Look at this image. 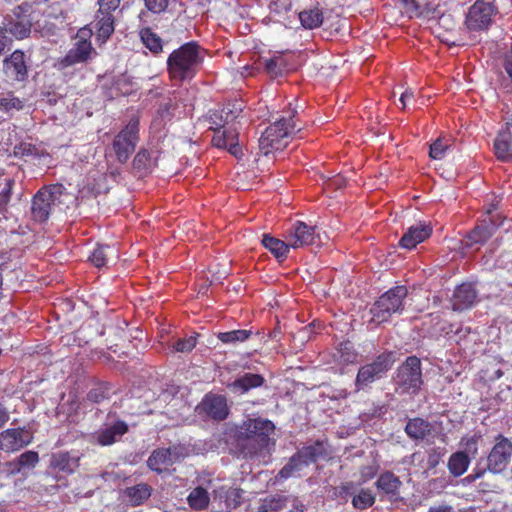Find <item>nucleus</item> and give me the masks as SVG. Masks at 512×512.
<instances>
[{
    "mask_svg": "<svg viewBox=\"0 0 512 512\" xmlns=\"http://www.w3.org/2000/svg\"><path fill=\"white\" fill-rule=\"evenodd\" d=\"M205 51L195 42H189L174 50L167 60L171 78L179 81L192 79L199 70Z\"/></svg>",
    "mask_w": 512,
    "mask_h": 512,
    "instance_id": "nucleus-1",
    "label": "nucleus"
},
{
    "mask_svg": "<svg viewBox=\"0 0 512 512\" xmlns=\"http://www.w3.org/2000/svg\"><path fill=\"white\" fill-rule=\"evenodd\" d=\"M274 424L266 419H249L241 426L240 434L247 443L244 446L245 457L265 458L269 454L271 444L270 434Z\"/></svg>",
    "mask_w": 512,
    "mask_h": 512,
    "instance_id": "nucleus-2",
    "label": "nucleus"
},
{
    "mask_svg": "<svg viewBox=\"0 0 512 512\" xmlns=\"http://www.w3.org/2000/svg\"><path fill=\"white\" fill-rule=\"evenodd\" d=\"M297 113V107L288 111V117H281L268 126L259 139V149L265 156L283 150L289 143L290 137L300 131L292 118Z\"/></svg>",
    "mask_w": 512,
    "mask_h": 512,
    "instance_id": "nucleus-3",
    "label": "nucleus"
},
{
    "mask_svg": "<svg viewBox=\"0 0 512 512\" xmlns=\"http://www.w3.org/2000/svg\"><path fill=\"white\" fill-rule=\"evenodd\" d=\"M64 197H68V195L63 192L61 185H53L40 190L32 201L31 213L34 220L46 221L50 214L62 204Z\"/></svg>",
    "mask_w": 512,
    "mask_h": 512,
    "instance_id": "nucleus-4",
    "label": "nucleus"
},
{
    "mask_svg": "<svg viewBox=\"0 0 512 512\" xmlns=\"http://www.w3.org/2000/svg\"><path fill=\"white\" fill-rule=\"evenodd\" d=\"M406 296L405 286H396L385 292L371 308V321L379 324L387 321L392 314L401 312Z\"/></svg>",
    "mask_w": 512,
    "mask_h": 512,
    "instance_id": "nucleus-5",
    "label": "nucleus"
},
{
    "mask_svg": "<svg viewBox=\"0 0 512 512\" xmlns=\"http://www.w3.org/2000/svg\"><path fill=\"white\" fill-rule=\"evenodd\" d=\"M322 453L320 445L307 446L293 455L284 467L278 472L277 480H287L291 477H300L304 470Z\"/></svg>",
    "mask_w": 512,
    "mask_h": 512,
    "instance_id": "nucleus-6",
    "label": "nucleus"
},
{
    "mask_svg": "<svg viewBox=\"0 0 512 512\" xmlns=\"http://www.w3.org/2000/svg\"><path fill=\"white\" fill-rule=\"evenodd\" d=\"M91 36L92 30L89 27L81 28L77 32L72 48L68 51L66 56L59 61V66L66 68L88 61L91 56L95 54L90 42Z\"/></svg>",
    "mask_w": 512,
    "mask_h": 512,
    "instance_id": "nucleus-7",
    "label": "nucleus"
},
{
    "mask_svg": "<svg viewBox=\"0 0 512 512\" xmlns=\"http://www.w3.org/2000/svg\"><path fill=\"white\" fill-rule=\"evenodd\" d=\"M420 360L411 356L408 357L399 368L396 377L397 390L402 393H416L422 384Z\"/></svg>",
    "mask_w": 512,
    "mask_h": 512,
    "instance_id": "nucleus-8",
    "label": "nucleus"
},
{
    "mask_svg": "<svg viewBox=\"0 0 512 512\" xmlns=\"http://www.w3.org/2000/svg\"><path fill=\"white\" fill-rule=\"evenodd\" d=\"M394 355L387 352L379 355L371 364L362 366L357 374L355 385L357 390H361L383 377V375L392 367Z\"/></svg>",
    "mask_w": 512,
    "mask_h": 512,
    "instance_id": "nucleus-9",
    "label": "nucleus"
},
{
    "mask_svg": "<svg viewBox=\"0 0 512 512\" xmlns=\"http://www.w3.org/2000/svg\"><path fill=\"white\" fill-rule=\"evenodd\" d=\"M288 245L292 249L323 243L321 232L317 225H309L303 221H296L287 231Z\"/></svg>",
    "mask_w": 512,
    "mask_h": 512,
    "instance_id": "nucleus-10",
    "label": "nucleus"
},
{
    "mask_svg": "<svg viewBox=\"0 0 512 512\" xmlns=\"http://www.w3.org/2000/svg\"><path fill=\"white\" fill-rule=\"evenodd\" d=\"M138 126V120L132 119L115 137L113 148L120 162H126L134 152L138 140Z\"/></svg>",
    "mask_w": 512,
    "mask_h": 512,
    "instance_id": "nucleus-11",
    "label": "nucleus"
},
{
    "mask_svg": "<svg viewBox=\"0 0 512 512\" xmlns=\"http://www.w3.org/2000/svg\"><path fill=\"white\" fill-rule=\"evenodd\" d=\"M188 455V449L183 445L173 446L167 449H158L153 451L147 460L148 467L162 473L174 463L184 459Z\"/></svg>",
    "mask_w": 512,
    "mask_h": 512,
    "instance_id": "nucleus-12",
    "label": "nucleus"
},
{
    "mask_svg": "<svg viewBox=\"0 0 512 512\" xmlns=\"http://www.w3.org/2000/svg\"><path fill=\"white\" fill-rule=\"evenodd\" d=\"M494 13L495 8L491 0H477L467 13V28L474 31L487 29Z\"/></svg>",
    "mask_w": 512,
    "mask_h": 512,
    "instance_id": "nucleus-13",
    "label": "nucleus"
},
{
    "mask_svg": "<svg viewBox=\"0 0 512 512\" xmlns=\"http://www.w3.org/2000/svg\"><path fill=\"white\" fill-rule=\"evenodd\" d=\"M243 110L242 104L238 102L228 103L222 109L210 111L208 114L209 129L221 130L226 129L236 120ZM229 127H227L228 129Z\"/></svg>",
    "mask_w": 512,
    "mask_h": 512,
    "instance_id": "nucleus-14",
    "label": "nucleus"
},
{
    "mask_svg": "<svg viewBox=\"0 0 512 512\" xmlns=\"http://www.w3.org/2000/svg\"><path fill=\"white\" fill-rule=\"evenodd\" d=\"M32 434L24 428L7 429L0 433V449L14 452L27 446L32 441Z\"/></svg>",
    "mask_w": 512,
    "mask_h": 512,
    "instance_id": "nucleus-15",
    "label": "nucleus"
},
{
    "mask_svg": "<svg viewBox=\"0 0 512 512\" xmlns=\"http://www.w3.org/2000/svg\"><path fill=\"white\" fill-rule=\"evenodd\" d=\"M512 455V443L505 437L499 436L488 456V468L493 473L501 472L509 463Z\"/></svg>",
    "mask_w": 512,
    "mask_h": 512,
    "instance_id": "nucleus-16",
    "label": "nucleus"
},
{
    "mask_svg": "<svg viewBox=\"0 0 512 512\" xmlns=\"http://www.w3.org/2000/svg\"><path fill=\"white\" fill-rule=\"evenodd\" d=\"M495 226L490 222L484 221L481 225L476 226L467 236L461 241L462 250L465 249H478L483 245L494 233Z\"/></svg>",
    "mask_w": 512,
    "mask_h": 512,
    "instance_id": "nucleus-17",
    "label": "nucleus"
},
{
    "mask_svg": "<svg viewBox=\"0 0 512 512\" xmlns=\"http://www.w3.org/2000/svg\"><path fill=\"white\" fill-rule=\"evenodd\" d=\"M432 233V228L429 224L420 222L412 225L407 232L400 239L401 247L405 249H412L417 244L423 242Z\"/></svg>",
    "mask_w": 512,
    "mask_h": 512,
    "instance_id": "nucleus-18",
    "label": "nucleus"
},
{
    "mask_svg": "<svg viewBox=\"0 0 512 512\" xmlns=\"http://www.w3.org/2000/svg\"><path fill=\"white\" fill-rule=\"evenodd\" d=\"M477 292L471 283L459 285L452 298V307L455 311H463L472 307L476 301Z\"/></svg>",
    "mask_w": 512,
    "mask_h": 512,
    "instance_id": "nucleus-19",
    "label": "nucleus"
},
{
    "mask_svg": "<svg viewBox=\"0 0 512 512\" xmlns=\"http://www.w3.org/2000/svg\"><path fill=\"white\" fill-rule=\"evenodd\" d=\"M214 131L215 134L213 136L212 143L215 147L228 149V151L234 156H238L240 154L241 149L238 146V134L235 128L229 127L228 129Z\"/></svg>",
    "mask_w": 512,
    "mask_h": 512,
    "instance_id": "nucleus-20",
    "label": "nucleus"
},
{
    "mask_svg": "<svg viewBox=\"0 0 512 512\" xmlns=\"http://www.w3.org/2000/svg\"><path fill=\"white\" fill-rule=\"evenodd\" d=\"M214 500L224 504L222 509L230 511L237 508L242 500L243 491L239 488L221 486L213 489Z\"/></svg>",
    "mask_w": 512,
    "mask_h": 512,
    "instance_id": "nucleus-21",
    "label": "nucleus"
},
{
    "mask_svg": "<svg viewBox=\"0 0 512 512\" xmlns=\"http://www.w3.org/2000/svg\"><path fill=\"white\" fill-rule=\"evenodd\" d=\"M5 74L15 80H24L27 75V67L25 64L24 53L16 50L11 56L4 60Z\"/></svg>",
    "mask_w": 512,
    "mask_h": 512,
    "instance_id": "nucleus-22",
    "label": "nucleus"
},
{
    "mask_svg": "<svg viewBox=\"0 0 512 512\" xmlns=\"http://www.w3.org/2000/svg\"><path fill=\"white\" fill-rule=\"evenodd\" d=\"M201 405L207 415L213 419L223 420L228 415L226 399L221 395H206Z\"/></svg>",
    "mask_w": 512,
    "mask_h": 512,
    "instance_id": "nucleus-23",
    "label": "nucleus"
},
{
    "mask_svg": "<svg viewBox=\"0 0 512 512\" xmlns=\"http://www.w3.org/2000/svg\"><path fill=\"white\" fill-rule=\"evenodd\" d=\"M79 456L68 452H59L51 456L50 466L59 472L72 474L79 466Z\"/></svg>",
    "mask_w": 512,
    "mask_h": 512,
    "instance_id": "nucleus-24",
    "label": "nucleus"
},
{
    "mask_svg": "<svg viewBox=\"0 0 512 512\" xmlns=\"http://www.w3.org/2000/svg\"><path fill=\"white\" fill-rule=\"evenodd\" d=\"M213 488L212 480H207V486L204 487L203 484L195 487L191 490L189 495L187 496V502L191 509L193 510H204L209 506L210 503V495L208 493V489Z\"/></svg>",
    "mask_w": 512,
    "mask_h": 512,
    "instance_id": "nucleus-25",
    "label": "nucleus"
},
{
    "mask_svg": "<svg viewBox=\"0 0 512 512\" xmlns=\"http://www.w3.org/2000/svg\"><path fill=\"white\" fill-rule=\"evenodd\" d=\"M127 425L123 421H118L112 426L106 427L96 434L97 442L102 446H108L113 444L123 434L127 432Z\"/></svg>",
    "mask_w": 512,
    "mask_h": 512,
    "instance_id": "nucleus-26",
    "label": "nucleus"
},
{
    "mask_svg": "<svg viewBox=\"0 0 512 512\" xmlns=\"http://www.w3.org/2000/svg\"><path fill=\"white\" fill-rule=\"evenodd\" d=\"M494 149L497 157L503 161L512 156V131L509 126L498 133L494 141Z\"/></svg>",
    "mask_w": 512,
    "mask_h": 512,
    "instance_id": "nucleus-27",
    "label": "nucleus"
},
{
    "mask_svg": "<svg viewBox=\"0 0 512 512\" xmlns=\"http://www.w3.org/2000/svg\"><path fill=\"white\" fill-rule=\"evenodd\" d=\"M115 9L109 10H101L99 6V11L96 16L95 28L97 29V37L101 39L103 42L106 41L110 37V35L114 31V20L111 15V11Z\"/></svg>",
    "mask_w": 512,
    "mask_h": 512,
    "instance_id": "nucleus-28",
    "label": "nucleus"
},
{
    "mask_svg": "<svg viewBox=\"0 0 512 512\" xmlns=\"http://www.w3.org/2000/svg\"><path fill=\"white\" fill-rule=\"evenodd\" d=\"M118 257V251L114 246L99 245L94 249L90 256V260L96 267L100 268L105 266L112 260Z\"/></svg>",
    "mask_w": 512,
    "mask_h": 512,
    "instance_id": "nucleus-29",
    "label": "nucleus"
},
{
    "mask_svg": "<svg viewBox=\"0 0 512 512\" xmlns=\"http://www.w3.org/2000/svg\"><path fill=\"white\" fill-rule=\"evenodd\" d=\"M263 384L262 376L258 374L247 373L242 377L236 379L230 384V388L233 392H239L241 394L247 392L252 388H257Z\"/></svg>",
    "mask_w": 512,
    "mask_h": 512,
    "instance_id": "nucleus-30",
    "label": "nucleus"
},
{
    "mask_svg": "<svg viewBox=\"0 0 512 512\" xmlns=\"http://www.w3.org/2000/svg\"><path fill=\"white\" fill-rule=\"evenodd\" d=\"M402 482L391 472H385L380 475L376 481L377 488L388 495H397Z\"/></svg>",
    "mask_w": 512,
    "mask_h": 512,
    "instance_id": "nucleus-31",
    "label": "nucleus"
},
{
    "mask_svg": "<svg viewBox=\"0 0 512 512\" xmlns=\"http://www.w3.org/2000/svg\"><path fill=\"white\" fill-rule=\"evenodd\" d=\"M262 244L279 259L286 258L289 249H291V246L288 245L287 235L285 236V241L269 235H263Z\"/></svg>",
    "mask_w": 512,
    "mask_h": 512,
    "instance_id": "nucleus-32",
    "label": "nucleus"
},
{
    "mask_svg": "<svg viewBox=\"0 0 512 512\" xmlns=\"http://www.w3.org/2000/svg\"><path fill=\"white\" fill-rule=\"evenodd\" d=\"M124 494L131 505L138 506L150 497L151 489L147 484L141 483L128 487Z\"/></svg>",
    "mask_w": 512,
    "mask_h": 512,
    "instance_id": "nucleus-33",
    "label": "nucleus"
},
{
    "mask_svg": "<svg viewBox=\"0 0 512 512\" xmlns=\"http://www.w3.org/2000/svg\"><path fill=\"white\" fill-rule=\"evenodd\" d=\"M469 463V457L465 452H456L449 458L448 469L452 475L458 477L467 471Z\"/></svg>",
    "mask_w": 512,
    "mask_h": 512,
    "instance_id": "nucleus-34",
    "label": "nucleus"
},
{
    "mask_svg": "<svg viewBox=\"0 0 512 512\" xmlns=\"http://www.w3.org/2000/svg\"><path fill=\"white\" fill-rule=\"evenodd\" d=\"M298 16L302 26L306 29L317 28L323 22V14L318 8L303 10Z\"/></svg>",
    "mask_w": 512,
    "mask_h": 512,
    "instance_id": "nucleus-35",
    "label": "nucleus"
},
{
    "mask_svg": "<svg viewBox=\"0 0 512 512\" xmlns=\"http://www.w3.org/2000/svg\"><path fill=\"white\" fill-rule=\"evenodd\" d=\"M406 433L414 439H423L430 431V424L420 418L409 420L405 427Z\"/></svg>",
    "mask_w": 512,
    "mask_h": 512,
    "instance_id": "nucleus-36",
    "label": "nucleus"
},
{
    "mask_svg": "<svg viewBox=\"0 0 512 512\" xmlns=\"http://www.w3.org/2000/svg\"><path fill=\"white\" fill-rule=\"evenodd\" d=\"M39 457L38 454L34 451H27L21 454L14 465L13 468L10 469L11 473H20L24 469H31L35 467L38 463Z\"/></svg>",
    "mask_w": 512,
    "mask_h": 512,
    "instance_id": "nucleus-37",
    "label": "nucleus"
},
{
    "mask_svg": "<svg viewBox=\"0 0 512 512\" xmlns=\"http://www.w3.org/2000/svg\"><path fill=\"white\" fill-rule=\"evenodd\" d=\"M250 335V330H233L229 332H221L217 337L225 344H236L238 342L246 341Z\"/></svg>",
    "mask_w": 512,
    "mask_h": 512,
    "instance_id": "nucleus-38",
    "label": "nucleus"
},
{
    "mask_svg": "<svg viewBox=\"0 0 512 512\" xmlns=\"http://www.w3.org/2000/svg\"><path fill=\"white\" fill-rule=\"evenodd\" d=\"M375 502L374 494L368 489H362L352 499L354 508L363 510L371 507Z\"/></svg>",
    "mask_w": 512,
    "mask_h": 512,
    "instance_id": "nucleus-39",
    "label": "nucleus"
},
{
    "mask_svg": "<svg viewBox=\"0 0 512 512\" xmlns=\"http://www.w3.org/2000/svg\"><path fill=\"white\" fill-rule=\"evenodd\" d=\"M287 498L282 496H271L263 500L257 512L277 511L285 506Z\"/></svg>",
    "mask_w": 512,
    "mask_h": 512,
    "instance_id": "nucleus-40",
    "label": "nucleus"
},
{
    "mask_svg": "<svg viewBox=\"0 0 512 512\" xmlns=\"http://www.w3.org/2000/svg\"><path fill=\"white\" fill-rule=\"evenodd\" d=\"M141 39L145 46L154 53H157L162 49L161 39L150 29H144L141 31Z\"/></svg>",
    "mask_w": 512,
    "mask_h": 512,
    "instance_id": "nucleus-41",
    "label": "nucleus"
},
{
    "mask_svg": "<svg viewBox=\"0 0 512 512\" xmlns=\"http://www.w3.org/2000/svg\"><path fill=\"white\" fill-rule=\"evenodd\" d=\"M4 30L18 39H23L30 33V25L24 21L10 22Z\"/></svg>",
    "mask_w": 512,
    "mask_h": 512,
    "instance_id": "nucleus-42",
    "label": "nucleus"
},
{
    "mask_svg": "<svg viewBox=\"0 0 512 512\" xmlns=\"http://www.w3.org/2000/svg\"><path fill=\"white\" fill-rule=\"evenodd\" d=\"M448 149L449 145L442 138H438L430 145L429 156L434 160H442Z\"/></svg>",
    "mask_w": 512,
    "mask_h": 512,
    "instance_id": "nucleus-43",
    "label": "nucleus"
},
{
    "mask_svg": "<svg viewBox=\"0 0 512 512\" xmlns=\"http://www.w3.org/2000/svg\"><path fill=\"white\" fill-rule=\"evenodd\" d=\"M196 345V338L190 336L186 339H180L176 342L174 348L178 352H190Z\"/></svg>",
    "mask_w": 512,
    "mask_h": 512,
    "instance_id": "nucleus-44",
    "label": "nucleus"
},
{
    "mask_svg": "<svg viewBox=\"0 0 512 512\" xmlns=\"http://www.w3.org/2000/svg\"><path fill=\"white\" fill-rule=\"evenodd\" d=\"M265 71L273 78L278 77L282 73V64L275 59L266 60Z\"/></svg>",
    "mask_w": 512,
    "mask_h": 512,
    "instance_id": "nucleus-45",
    "label": "nucleus"
},
{
    "mask_svg": "<svg viewBox=\"0 0 512 512\" xmlns=\"http://www.w3.org/2000/svg\"><path fill=\"white\" fill-rule=\"evenodd\" d=\"M478 439L479 437L477 436H472V437H469V438H463L462 439V445L464 446V449H465V453L468 455H476L477 454V451H478V446H477V442H478Z\"/></svg>",
    "mask_w": 512,
    "mask_h": 512,
    "instance_id": "nucleus-46",
    "label": "nucleus"
},
{
    "mask_svg": "<svg viewBox=\"0 0 512 512\" xmlns=\"http://www.w3.org/2000/svg\"><path fill=\"white\" fill-rule=\"evenodd\" d=\"M144 2L148 10L160 13L167 8L169 0H144Z\"/></svg>",
    "mask_w": 512,
    "mask_h": 512,
    "instance_id": "nucleus-47",
    "label": "nucleus"
},
{
    "mask_svg": "<svg viewBox=\"0 0 512 512\" xmlns=\"http://www.w3.org/2000/svg\"><path fill=\"white\" fill-rule=\"evenodd\" d=\"M0 106L6 111L11 109L19 110L22 108V101L16 97L9 96L0 100Z\"/></svg>",
    "mask_w": 512,
    "mask_h": 512,
    "instance_id": "nucleus-48",
    "label": "nucleus"
},
{
    "mask_svg": "<svg viewBox=\"0 0 512 512\" xmlns=\"http://www.w3.org/2000/svg\"><path fill=\"white\" fill-rule=\"evenodd\" d=\"M291 0H276L270 5V9L275 13H282L292 8Z\"/></svg>",
    "mask_w": 512,
    "mask_h": 512,
    "instance_id": "nucleus-49",
    "label": "nucleus"
},
{
    "mask_svg": "<svg viewBox=\"0 0 512 512\" xmlns=\"http://www.w3.org/2000/svg\"><path fill=\"white\" fill-rule=\"evenodd\" d=\"M14 153L16 156H28L35 153V148L28 143H21L15 147Z\"/></svg>",
    "mask_w": 512,
    "mask_h": 512,
    "instance_id": "nucleus-50",
    "label": "nucleus"
},
{
    "mask_svg": "<svg viewBox=\"0 0 512 512\" xmlns=\"http://www.w3.org/2000/svg\"><path fill=\"white\" fill-rule=\"evenodd\" d=\"M414 98V92L411 88H407L400 96L399 102L401 104V108L404 109L410 103V101Z\"/></svg>",
    "mask_w": 512,
    "mask_h": 512,
    "instance_id": "nucleus-51",
    "label": "nucleus"
},
{
    "mask_svg": "<svg viewBox=\"0 0 512 512\" xmlns=\"http://www.w3.org/2000/svg\"><path fill=\"white\" fill-rule=\"evenodd\" d=\"M149 154L146 150L140 151L134 158V164L140 168L144 167L148 161Z\"/></svg>",
    "mask_w": 512,
    "mask_h": 512,
    "instance_id": "nucleus-52",
    "label": "nucleus"
},
{
    "mask_svg": "<svg viewBox=\"0 0 512 512\" xmlns=\"http://www.w3.org/2000/svg\"><path fill=\"white\" fill-rule=\"evenodd\" d=\"M101 10L117 9L120 5V0H98Z\"/></svg>",
    "mask_w": 512,
    "mask_h": 512,
    "instance_id": "nucleus-53",
    "label": "nucleus"
},
{
    "mask_svg": "<svg viewBox=\"0 0 512 512\" xmlns=\"http://www.w3.org/2000/svg\"><path fill=\"white\" fill-rule=\"evenodd\" d=\"M428 512H454L453 507L448 504H440L429 508Z\"/></svg>",
    "mask_w": 512,
    "mask_h": 512,
    "instance_id": "nucleus-54",
    "label": "nucleus"
},
{
    "mask_svg": "<svg viewBox=\"0 0 512 512\" xmlns=\"http://www.w3.org/2000/svg\"><path fill=\"white\" fill-rule=\"evenodd\" d=\"M440 457H441L440 453L436 454L435 451L430 453L429 456H428V466H429V468H434L438 464Z\"/></svg>",
    "mask_w": 512,
    "mask_h": 512,
    "instance_id": "nucleus-55",
    "label": "nucleus"
},
{
    "mask_svg": "<svg viewBox=\"0 0 512 512\" xmlns=\"http://www.w3.org/2000/svg\"><path fill=\"white\" fill-rule=\"evenodd\" d=\"M8 420H9V413H8L7 409L2 404H0V428L2 426H4Z\"/></svg>",
    "mask_w": 512,
    "mask_h": 512,
    "instance_id": "nucleus-56",
    "label": "nucleus"
},
{
    "mask_svg": "<svg viewBox=\"0 0 512 512\" xmlns=\"http://www.w3.org/2000/svg\"><path fill=\"white\" fill-rule=\"evenodd\" d=\"M303 511H304V506L301 503V501H299L297 498H294L292 500V509L290 510V512H303Z\"/></svg>",
    "mask_w": 512,
    "mask_h": 512,
    "instance_id": "nucleus-57",
    "label": "nucleus"
},
{
    "mask_svg": "<svg viewBox=\"0 0 512 512\" xmlns=\"http://www.w3.org/2000/svg\"><path fill=\"white\" fill-rule=\"evenodd\" d=\"M159 114H160V117H161L162 120L169 119V116H170V114H169V107L165 106L164 109H161L159 111Z\"/></svg>",
    "mask_w": 512,
    "mask_h": 512,
    "instance_id": "nucleus-58",
    "label": "nucleus"
},
{
    "mask_svg": "<svg viewBox=\"0 0 512 512\" xmlns=\"http://www.w3.org/2000/svg\"><path fill=\"white\" fill-rule=\"evenodd\" d=\"M418 457V454L417 453H414L412 455H410L409 457H406L403 459V463L405 464H411L414 462V460Z\"/></svg>",
    "mask_w": 512,
    "mask_h": 512,
    "instance_id": "nucleus-59",
    "label": "nucleus"
},
{
    "mask_svg": "<svg viewBox=\"0 0 512 512\" xmlns=\"http://www.w3.org/2000/svg\"><path fill=\"white\" fill-rule=\"evenodd\" d=\"M344 362H353L356 359L355 354H347L346 356L342 355Z\"/></svg>",
    "mask_w": 512,
    "mask_h": 512,
    "instance_id": "nucleus-60",
    "label": "nucleus"
},
{
    "mask_svg": "<svg viewBox=\"0 0 512 512\" xmlns=\"http://www.w3.org/2000/svg\"><path fill=\"white\" fill-rule=\"evenodd\" d=\"M161 125V122L159 121L158 118H156L154 121H153V127L155 128H159Z\"/></svg>",
    "mask_w": 512,
    "mask_h": 512,
    "instance_id": "nucleus-61",
    "label": "nucleus"
},
{
    "mask_svg": "<svg viewBox=\"0 0 512 512\" xmlns=\"http://www.w3.org/2000/svg\"><path fill=\"white\" fill-rule=\"evenodd\" d=\"M344 349H345V350H348V349H349V343H345V344H344Z\"/></svg>",
    "mask_w": 512,
    "mask_h": 512,
    "instance_id": "nucleus-62",
    "label": "nucleus"
}]
</instances>
